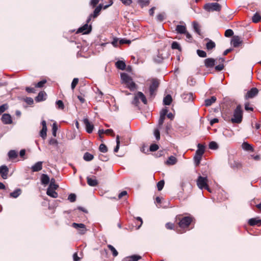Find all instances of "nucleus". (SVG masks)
Here are the masks:
<instances>
[{"mask_svg": "<svg viewBox=\"0 0 261 261\" xmlns=\"http://www.w3.org/2000/svg\"><path fill=\"white\" fill-rule=\"evenodd\" d=\"M102 4H99L94 10L93 13L91 14L88 18L87 19V23H89V22L91 21V19L95 18L98 17V16L99 15V13L102 9Z\"/></svg>", "mask_w": 261, "mask_h": 261, "instance_id": "9b49d317", "label": "nucleus"}, {"mask_svg": "<svg viewBox=\"0 0 261 261\" xmlns=\"http://www.w3.org/2000/svg\"><path fill=\"white\" fill-rule=\"evenodd\" d=\"M154 135L156 140H159L160 139V133L159 129H155L154 130Z\"/></svg>", "mask_w": 261, "mask_h": 261, "instance_id": "338daca9", "label": "nucleus"}, {"mask_svg": "<svg viewBox=\"0 0 261 261\" xmlns=\"http://www.w3.org/2000/svg\"><path fill=\"white\" fill-rule=\"evenodd\" d=\"M68 199L71 202H73L76 200V195L75 194L71 193L69 195Z\"/></svg>", "mask_w": 261, "mask_h": 261, "instance_id": "0e129e2a", "label": "nucleus"}, {"mask_svg": "<svg viewBox=\"0 0 261 261\" xmlns=\"http://www.w3.org/2000/svg\"><path fill=\"white\" fill-rule=\"evenodd\" d=\"M181 97L183 100L186 102L192 101L193 99V93L191 92L184 93L181 94Z\"/></svg>", "mask_w": 261, "mask_h": 261, "instance_id": "6ab92c4d", "label": "nucleus"}, {"mask_svg": "<svg viewBox=\"0 0 261 261\" xmlns=\"http://www.w3.org/2000/svg\"><path fill=\"white\" fill-rule=\"evenodd\" d=\"M57 129L58 126L57 124L56 123H54L53 124L52 134L55 137H56Z\"/></svg>", "mask_w": 261, "mask_h": 261, "instance_id": "13d9d810", "label": "nucleus"}, {"mask_svg": "<svg viewBox=\"0 0 261 261\" xmlns=\"http://www.w3.org/2000/svg\"><path fill=\"white\" fill-rule=\"evenodd\" d=\"M202 156H199L198 155L195 154L194 157V160L196 165H198L200 164Z\"/></svg>", "mask_w": 261, "mask_h": 261, "instance_id": "bf43d9fd", "label": "nucleus"}, {"mask_svg": "<svg viewBox=\"0 0 261 261\" xmlns=\"http://www.w3.org/2000/svg\"><path fill=\"white\" fill-rule=\"evenodd\" d=\"M258 90L256 88H252L249 90L245 95V98L246 99L252 98L257 95Z\"/></svg>", "mask_w": 261, "mask_h": 261, "instance_id": "ddd939ff", "label": "nucleus"}, {"mask_svg": "<svg viewBox=\"0 0 261 261\" xmlns=\"http://www.w3.org/2000/svg\"><path fill=\"white\" fill-rule=\"evenodd\" d=\"M56 105L57 108L60 110H63L64 108V105L61 100H58L56 101Z\"/></svg>", "mask_w": 261, "mask_h": 261, "instance_id": "49530a36", "label": "nucleus"}, {"mask_svg": "<svg viewBox=\"0 0 261 261\" xmlns=\"http://www.w3.org/2000/svg\"><path fill=\"white\" fill-rule=\"evenodd\" d=\"M2 121L5 124H10L12 123V119L9 114H4L1 118Z\"/></svg>", "mask_w": 261, "mask_h": 261, "instance_id": "dca6fc26", "label": "nucleus"}, {"mask_svg": "<svg viewBox=\"0 0 261 261\" xmlns=\"http://www.w3.org/2000/svg\"><path fill=\"white\" fill-rule=\"evenodd\" d=\"M116 146L114 149V152H117L118 151V150L119 149L120 147V137L118 135L116 136Z\"/></svg>", "mask_w": 261, "mask_h": 261, "instance_id": "79ce46f5", "label": "nucleus"}, {"mask_svg": "<svg viewBox=\"0 0 261 261\" xmlns=\"http://www.w3.org/2000/svg\"><path fill=\"white\" fill-rule=\"evenodd\" d=\"M46 194L48 196L53 198H57L58 197V193L55 191V190L50 188L48 187Z\"/></svg>", "mask_w": 261, "mask_h": 261, "instance_id": "c85d7f7f", "label": "nucleus"}, {"mask_svg": "<svg viewBox=\"0 0 261 261\" xmlns=\"http://www.w3.org/2000/svg\"><path fill=\"white\" fill-rule=\"evenodd\" d=\"M165 182L164 180H161L159 181L157 184V188L159 191H161L164 186Z\"/></svg>", "mask_w": 261, "mask_h": 261, "instance_id": "5fc2aeb1", "label": "nucleus"}, {"mask_svg": "<svg viewBox=\"0 0 261 261\" xmlns=\"http://www.w3.org/2000/svg\"><path fill=\"white\" fill-rule=\"evenodd\" d=\"M46 82L47 81L46 80H42L35 85V87L39 88H42Z\"/></svg>", "mask_w": 261, "mask_h": 261, "instance_id": "09e8293b", "label": "nucleus"}, {"mask_svg": "<svg viewBox=\"0 0 261 261\" xmlns=\"http://www.w3.org/2000/svg\"><path fill=\"white\" fill-rule=\"evenodd\" d=\"M216 97L214 96H212L210 98L205 99L204 104L206 107L211 106L216 100Z\"/></svg>", "mask_w": 261, "mask_h": 261, "instance_id": "c756f323", "label": "nucleus"}, {"mask_svg": "<svg viewBox=\"0 0 261 261\" xmlns=\"http://www.w3.org/2000/svg\"><path fill=\"white\" fill-rule=\"evenodd\" d=\"M115 66L118 69L123 70L125 69L126 64L124 61L119 60L115 63Z\"/></svg>", "mask_w": 261, "mask_h": 261, "instance_id": "7c9ffc66", "label": "nucleus"}, {"mask_svg": "<svg viewBox=\"0 0 261 261\" xmlns=\"http://www.w3.org/2000/svg\"><path fill=\"white\" fill-rule=\"evenodd\" d=\"M233 32L231 29H227L225 32V36L230 37L233 36Z\"/></svg>", "mask_w": 261, "mask_h": 261, "instance_id": "603ef678", "label": "nucleus"}, {"mask_svg": "<svg viewBox=\"0 0 261 261\" xmlns=\"http://www.w3.org/2000/svg\"><path fill=\"white\" fill-rule=\"evenodd\" d=\"M91 56V53L89 50H79L76 53V57L78 58H88Z\"/></svg>", "mask_w": 261, "mask_h": 261, "instance_id": "4468645a", "label": "nucleus"}, {"mask_svg": "<svg viewBox=\"0 0 261 261\" xmlns=\"http://www.w3.org/2000/svg\"><path fill=\"white\" fill-rule=\"evenodd\" d=\"M215 64V60L213 58H207L204 60V65L206 68H212Z\"/></svg>", "mask_w": 261, "mask_h": 261, "instance_id": "4be33fe9", "label": "nucleus"}, {"mask_svg": "<svg viewBox=\"0 0 261 261\" xmlns=\"http://www.w3.org/2000/svg\"><path fill=\"white\" fill-rule=\"evenodd\" d=\"M126 87L131 91H134L137 88L136 84L133 82V79L125 84Z\"/></svg>", "mask_w": 261, "mask_h": 261, "instance_id": "2f4dec72", "label": "nucleus"}, {"mask_svg": "<svg viewBox=\"0 0 261 261\" xmlns=\"http://www.w3.org/2000/svg\"><path fill=\"white\" fill-rule=\"evenodd\" d=\"M50 181L49 176L45 174H42L41 176V181L42 185H47Z\"/></svg>", "mask_w": 261, "mask_h": 261, "instance_id": "473e14b6", "label": "nucleus"}, {"mask_svg": "<svg viewBox=\"0 0 261 261\" xmlns=\"http://www.w3.org/2000/svg\"><path fill=\"white\" fill-rule=\"evenodd\" d=\"M83 122L85 126L86 132L89 134L92 133L94 129L93 124L89 121L87 118H84Z\"/></svg>", "mask_w": 261, "mask_h": 261, "instance_id": "f8f14e48", "label": "nucleus"}, {"mask_svg": "<svg viewBox=\"0 0 261 261\" xmlns=\"http://www.w3.org/2000/svg\"><path fill=\"white\" fill-rule=\"evenodd\" d=\"M8 105L7 103L0 106V115L8 109Z\"/></svg>", "mask_w": 261, "mask_h": 261, "instance_id": "3c124183", "label": "nucleus"}, {"mask_svg": "<svg viewBox=\"0 0 261 261\" xmlns=\"http://www.w3.org/2000/svg\"><path fill=\"white\" fill-rule=\"evenodd\" d=\"M43 162L39 161L36 163L34 165L31 167V170L33 172H38L42 169Z\"/></svg>", "mask_w": 261, "mask_h": 261, "instance_id": "412c9836", "label": "nucleus"}, {"mask_svg": "<svg viewBox=\"0 0 261 261\" xmlns=\"http://www.w3.org/2000/svg\"><path fill=\"white\" fill-rule=\"evenodd\" d=\"M87 181L88 185L90 187H95L98 184V181L95 176H92V177L87 176Z\"/></svg>", "mask_w": 261, "mask_h": 261, "instance_id": "f3484780", "label": "nucleus"}, {"mask_svg": "<svg viewBox=\"0 0 261 261\" xmlns=\"http://www.w3.org/2000/svg\"><path fill=\"white\" fill-rule=\"evenodd\" d=\"M209 148L212 150H216L218 149V145L216 142L211 141L208 145Z\"/></svg>", "mask_w": 261, "mask_h": 261, "instance_id": "a18cd8bd", "label": "nucleus"}, {"mask_svg": "<svg viewBox=\"0 0 261 261\" xmlns=\"http://www.w3.org/2000/svg\"><path fill=\"white\" fill-rule=\"evenodd\" d=\"M177 162V159L174 156H170L166 162V164L169 165H175Z\"/></svg>", "mask_w": 261, "mask_h": 261, "instance_id": "f704fd0d", "label": "nucleus"}, {"mask_svg": "<svg viewBox=\"0 0 261 261\" xmlns=\"http://www.w3.org/2000/svg\"><path fill=\"white\" fill-rule=\"evenodd\" d=\"M159 86V82L157 79H152L149 88V95L151 97L155 95V91Z\"/></svg>", "mask_w": 261, "mask_h": 261, "instance_id": "6e6552de", "label": "nucleus"}, {"mask_svg": "<svg viewBox=\"0 0 261 261\" xmlns=\"http://www.w3.org/2000/svg\"><path fill=\"white\" fill-rule=\"evenodd\" d=\"M79 79L78 78H74L72 80V82L71 84V88L72 90H74L76 86L78 84Z\"/></svg>", "mask_w": 261, "mask_h": 261, "instance_id": "6e6d98bb", "label": "nucleus"}, {"mask_svg": "<svg viewBox=\"0 0 261 261\" xmlns=\"http://www.w3.org/2000/svg\"><path fill=\"white\" fill-rule=\"evenodd\" d=\"M248 223L251 226H260L261 225V219H259L258 217H255L249 219L248 220Z\"/></svg>", "mask_w": 261, "mask_h": 261, "instance_id": "2eb2a0df", "label": "nucleus"}, {"mask_svg": "<svg viewBox=\"0 0 261 261\" xmlns=\"http://www.w3.org/2000/svg\"><path fill=\"white\" fill-rule=\"evenodd\" d=\"M172 101V98L171 95L167 94L163 99V103L164 105L169 106Z\"/></svg>", "mask_w": 261, "mask_h": 261, "instance_id": "72a5a7b5", "label": "nucleus"}, {"mask_svg": "<svg viewBox=\"0 0 261 261\" xmlns=\"http://www.w3.org/2000/svg\"><path fill=\"white\" fill-rule=\"evenodd\" d=\"M261 19V16L259 14L257 13H256L254 14V15L252 16V20L253 22L257 23L259 22Z\"/></svg>", "mask_w": 261, "mask_h": 261, "instance_id": "a19ab883", "label": "nucleus"}, {"mask_svg": "<svg viewBox=\"0 0 261 261\" xmlns=\"http://www.w3.org/2000/svg\"><path fill=\"white\" fill-rule=\"evenodd\" d=\"M178 225L180 228H185L188 227L192 221V218L190 216H185L179 218Z\"/></svg>", "mask_w": 261, "mask_h": 261, "instance_id": "423d86ee", "label": "nucleus"}, {"mask_svg": "<svg viewBox=\"0 0 261 261\" xmlns=\"http://www.w3.org/2000/svg\"><path fill=\"white\" fill-rule=\"evenodd\" d=\"M230 43L231 45L235 48L245 47L244 45V43L243 41V39L239 36L235 35L232 36Z\"/></svg>", "mask_w": 261, "mask_h": 261, "instance_id": "39448f33", "label": "nucleus"}, {"mask_svg": "<svg viewBox=\"0 0 261 261\" xmlns=\"http://www.w3.org/2000/svg\"><path fill=\"white\" fill-rule=\"evenodd\" d=\"M130 40L126 39L125 38H114L111 43L107 42L104 44V46H106L108 45L112 44L114 47L117 48L120 47V45L124 44H129Z\"/></svg>", "mask_w": 261, "mask_h": 261, "instance_id": "7ed1b4c3", "label": "nucleus"}, {"mask_svg": "<svg viewBox=\"0 0 261 261\" xmlns=\"http://www.w3.org/2000/svg\"><path fill=\"white\" fill-rule=\"evenodd\" d=\"M93 158H94L93 155L88 152H85L83 156L84 160L85 161H88V162L92 160Z\"/></svg>", "mask_w": 261, "mask_h": 261, "instance_id": "58836bf2", "label": "nucleus"}, {"mask_svg": "<svg viewBox=\"0 0 261 261\" xmlns=\"http://www.w3.org/2000/svg\"><path fill=\"white\" fill-rule=\"evenodd\" d=\"M88 23H87L86 21V23L78 29L76 33L88 34L90 33L92 30V26L91 25H88Z\"/></svg>", "mask_w": 261, "mask_h": 261, "instance_id": "1a4fd4ad", "label": "nucleus"}, {"mask_svg": "<svg viewBox=\"0 0 261 261\" xmlns=\"http://www.w3.org/2000/svg\"><path fill=\"white\" fill-rule=\"evenodd\" d=\"M46 96V94L45 92L41 91L38 93V95L35 97V99L37 102L42 101L45 99L44 97Z\"/></svg>", "mask_w": 261, "mask_h": 261, "instance_id": "bb28decb", "label": "nucleus"}, {"mask_svg": "<svg viewBox=\"0 0 261 261\" xmlns=\"http://www.w3.org/2000/svg\"><path fill=\"white\" fill-rule=\"evenodd\" d=\"M243 112L240 105L237 106L234 110L232 117L230 120L233 123H240L242 121Z\"/></svg>", "mask_w": 261, "mask_h": 261, "instance_id": "f257e3e1", "label": "nucleus"}, {"mask_svg": "<svg viewBox=\"0 0 261 261\" xmlns=\"http://www.w3.org/2000/svg\"><path fill=\"white\" fill-rule=\"evenodd\" d=\"M142 257L141 256L139 255L134 254L124 258L122 261H138Z\"/></svg>", "mask_w": 261, "mask_h": 261, "instance_id": "5701e85b", "label": "nucleus"}, {"mask_svg": "<svg viewBox=\"0 0 261 261\" xmlns=\"http://www.w3.org/2000/svg\"><path fill=\"white\" fill-rule=\"evenodd\" d=\"M21 193V190L20 189H16L13 192L10 193V196L11 197L14 198H17Z\"/></svg>", "mask_w": 261, "mask_h": 261, "instance_id": "e433bc0d", "label": "nucleus"}, {"mask_svg": "<svg viewBox=\"0 0 261 261\" xmlns=\"http://www.w3.org/2000/svg\"><path fill=\"white\" fill-rule=\"evenodd\" d=\"M204 41H206V49H213L215 47L216 44L215 43L212 41V40L208 38H206L204 39Z\"/></svg>", "mask_w": 261, "mask_h": 261, "instance_id": "393cba45", "label": "nucleus"}, {"mask_svg": "<svg viewBox=\"0 0 261 261\" xmlns=\"http://www.w3.org/2000/svg\"><path fill=\"white\" fill-rule=\"evenodd\" d=\"M72 226L73 227L79 231V233L82 235L86 233L87 230L85 225L83 223H73Z\"/></svg>", "mask_w": 261, "mask_h": 261, "instance_id": "9d476101", "label": "nucleus"}, {"mask_svg": "<svg viewBox=\"0 0 261 261\" xmlns=\"http://www.w3.org/2000/svg\"><path fill=\"white\" fill-rule=\"evenodd\" d=\"M121 79L123 83L126 84L132 80V78L126 73H122L120 74Z\"/></svg>", "mask_w": 261, "mask_h": 261, "instance_id": "cd10ccee", "label": "nucleus"}, {"mask_svg": "<svg viewBox=\"0 0 261 261\" xmlns=\"http://www.w3.org/2000/svg\"><path fill=\"white\" fill-rule=\"evenodd\" d=\"M139 96L137 95V93L135 95V97H134V99H133L132 101V104L134 105L136 107H138L139 104L140 103L139 100Z\"/></svg>", "mask_w": 261, "mask_h": 261, "instance_id": "37998d69", "label": "nucleus"}, {"mask_svg": "<svg viewBox=\"0 0 261 261\" xmlns=\"http://www.w3.org/2000/svg\"><path fill=\"white\" fill-rule=\"evenodd\" d=\"M137 95H138L139 98L141 100V101H142V102L144 104H145V105L147 104V99H146L145 96L144 95V94L142 92L138 91L137 92Z\"/></svg>", "mask_w": 261, "mask_h": 261, "instance_id": "ea45409f", "label": "nucleus"}, {"mask_svg": "<svg viewBox=\"0 0 261 261\" xmlns=\"http://www.w3.org/2000/svg\"><path fill=\"white\" fill-rule=\"evenodd\" d=\"M99 150L103 153H106L108 151V148L104 144H101L99 147Z\"/></svg>", "mask_w": 261, "mask_h": 261, "instance_id": "8fccbe9b", "label": "nucleus"}, {"mask_svg": "<svg viewBox=\"0 0 261 261\" xmlns=\"http://www.w3.org/2000/svg\"><path fill=\"white\" fill-rule=\"evenodd\" d=\"M242 147V148L246 151H253V147L247 142H243Z\"/></svg>", "mask_w": 261, "mask_h": 261, "instance_id": "4c0bfd02", "label": "nucleus"}, {"mask_svg": "<svg viewBox=\"0 0 261 261\" xmlns=\"http://www.w3.org/2000/svg\"><path fill=\"white\" fill-rule=\"evenodd\" d=\"M156 18L158 20L162 21L165 18V14L164 13H160L156 16Z\"/></svg>", "mask_w": 261, "mask_h": 261, "instance_id": "680f3d73", "label": "nucleus"}, {"mask_svg": "<svg viewBox=\"0 0 261 261\" xmlns=\"http://www.w3.org/2000/svg\"><path fill=\"white\" fill-rule=\"evenodd\" d=\"M171 49H181V48L178 42L173 41L171 44Z\"/></svg>", "mask_w": 261, "mask_h": 261, "instance_id": "052dcab7", "label": "nucleus"}, {"mask_svg": "<svg viewBox=\"0 0 261 261\" xmlns=\"http://www.w3.org/2000/svg\"><path fill=\"white\" fill-rule=\"evenodd\" d=\"M158 54L154 57V62L160 63L169 57L170 54L168 50H157Z\"/></svg>", "mask_w": 261, "mask_h": 261, "instance_id": "20e7f679", "label": "nucleus"}, {"mask_svg": "<svg viewBox=\"0 0 261 261\" xmlns=\"http://www.w3.org/2000/svg\"><path fill=\"white\" fill-rule=\"evenodd\" d=\"M197 54L200 57L204 58L206 56V53L203 50H197Z\"/></svg>", "mask_w": 261, "mask_h": 261, "instance_id": "e2e57ef3", "label": "nucleus"}, {"mask_svg": "<svg viewBox=\"0 0 261 261\" xmlns=\"http://www.w3.org/2000/svg\"><path fill=\"white\" fill-rule=\"evenodd\" d=\"M165 116L160 115V118L158 121V127L159 129H161L162 128L163 124L165 120Z\"/></svg>", "mask_w": 261, "mask_h": 261, "instance_id": "c03bdc74", "label": "nucleus"}, {"mask_svg": "<svg viewBox=\"0 0 261 261\" xmlns=\"http://www.w3.org/2000/svg\"><path fill=\"white\" fill-rule=\"evenodd\" d=\"M193 28H194L195 31L196 33H197L198 34H200V30L199 28L198 24L195 21L193 22Z\"/></svg>", "mask_w": 261, "mask_h": 261, "instance_id": "774afa93", "label": "nucleus"}, {"mask_svg": "<svg viewBox=\"0 0 261 261\" xmlns=\"http://www.w3.org/2000/svg\"><path fill=\"white\" fill-rule=\"evenodd\" d=\"M197 147L198 149L196 151L195 154L198 155L199 156H202L204 152L205 146L199 143L197 145Z\"/></svg>", "mask_w": 261, "mask_h": 261, "instance_id": "a878e982", "label": "nucleus"}, {"mask_svg": "<svg viewBox=\"0 0 261 261\" xmlns=\"http://www.w3.org/2000/svg\"><path fill=\"white\" fill-rule=\"evenodd\" d=\"M47 128H42L40 132V137L44 139L46 137Z\"/></svg>", "mask_w": 261, "mask_h": 261, "instance_id": "de8ad7c7", "label": "nucleus"}, {"mask_svg": "<svg viewBox=\"0 0 261 261\" xmlns=\"http://www.w3.org/2000/svg\"><path fill=\"white\" fill-rule=\"evenodd\" d=\"M49 144L55 147H58V142L56 139L51 138L49 141Z\"/></svg>", "mask_w": 261, "mask_h": 261, "instance_id": "864d4df0", "label": "nucleus"}, {"mask_svg": "<svg viewBox=\"0 0 261 261\" xmlns=\"http://www.w3.org/2000/svg\"><path fill=\"white\" fill-rule=\"evenodd\" d=\"M204 8L207 11H220L221 9V5L217 3H212L206 4Z\"/></svg>", "mask_w": 261, "mask_h": 261, "instance_id": "0eeeda50", "label": "nucleus"}, {"mask_svg": "<svg viewBox=\"0 0 261 261\" xmlns=\"http://www.w3.org/2000/svg\"><path fill=\"white\" fill-rule=\"evenodd\" d=\"M208 179L205 176L199 175L197 179V185L198 187L202 190L203 189L207 190L209 192H212L211 190L207 185Z\"/></svg>", "mask_w": 261, "mask_h": 261, "instance_id": "f03ea898", "label": "nucleus"}, {"mask_svg": "<svg viewBox=\"0 0 261 261\" xmlns=\"http://www.w3.org/2000/svg\"><path fill=\"white\" fill-rule=\"evenodd\" d=\"M137 2L140 4L142 7H144L149 4V0H137Z\"/></svg>", "mask_w": 261, "mask_h": 261, "instance_id": "4d7b16f0", "label": "nucleus"}, {"mask_svg": "<svg viewBox=\"0 0 261 261\" xmlns=\"http://www.w3.org/2000/svg\"><path fill=\"white\" fill-rule=\"evenodd\" d=\"M159 149V146L156 144H152L150 146L149 150L150 151H155Z\"/></svg>", "mask_w": 261, "mask_h": 261, "instance_id": "69168bd1", "label": "nucleus"}, {"mask_svg": "<svg viewBox=\"0 0 261 261\" xmlns=\"http://www.w3.org/2000/svg\"><path fill=\"white\" fill-rule=\"evenodd\" d=\"M9 169L6 165L0 166V175L3 179L7 178Z\"/></svg>", "mask_w": 261, "mask_h": 261, "instance_id": "a211bd4d", "label": "nucleus"}, {"mask_svg": "<svg viewBox=\"0 0 261 261\" xmlns=\"http://www.w3.org/2000/svg\"><path fill=\"white\" fill-rule=\"evenodd\" d=\"M18 155V152L15 150H10L8 152V156L9 158V160H14L16 159Z\"/></svg>", "mask_w": 261, "mask_h": 261, "instance_id": "b1692460", "label": "nucleus"}, {"mask_svg": "<svg viewBox=\"0 0 261 261\" xmlns=\"http://www.w3.org/2000/svg\"><path fill=\"white\" fill-rule=\"evenodd\" d=\"M230 167L233 170H238L242 168V165L241 162L236 161H230L229 162Z\"/></svg>", "mask_w": 261, "mask_h": 261, "instance_id": "aec40b11", "label": "nucleus"}, {"mask_svg": "<svg viewBox=\"0 0 261 261\" xmlns=\"http://www.w3.org/2000/svg\"><path fill=\"white\" fill-rule=\"evenodd\" d=\"M176 31L178 34H182L186 33V28L185 25H177L176 27Z\"/></svg>", "mask_w": 261, "mask_h": 261, "instance_id": "c9c22d12", "label": "nucleus"}]
</instances>
